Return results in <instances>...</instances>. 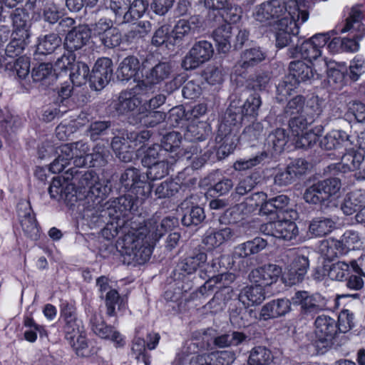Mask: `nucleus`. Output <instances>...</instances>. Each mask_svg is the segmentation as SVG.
Listing matches in <instances>:
<instances>
[{
	"label": "nucleus",
	"mask_w": 365,
	"mask_h": 365,
	"mask_svg": "<svg viewBox=\"0 0 365 365\" xmlns=\"http://www.w3.org/2000/svg\"><path fill=\"white\" fill-rule=\"evenodd\" d=\"M95 211L91 222L101 225L109 217L115 222L107 223L103 230V235L109 231L113 237L119 233L123 235L118 241V245L121 248L123 255H128L132 260L139 264L145 262L150 259V248L148 245H143V237L146 235L148 228L140 227L141 222L133 220H125V215L121 212V207L117 205V198L103 204V207Z\"/></svg>",
	"instance_id": "f257e3e1"
},
{
	"label": "nucleus",
	"mask_w": 365,
	"mask_h": 365,
	"mask_svg": "<svg viewBox=\"0 0 365 365\" xmlns=\"http://www.w3.org/2000/svg\"><path fill=\"white\" fill-rule=\"evenodd\" d=\"M309 17V14L305 10H297V19L295 16L288 13L284 17H282L276 24V46L278 48L285 46H297L299 45L302 39L298 36L299 24L304 23Z\"/></svg>",
	"instance_id": "f03ea898"
},
{
	"label": "nucleus",
	"mask_w": 365,
	"mask_h": 365,
	"mask_svg": "<svg viewBox=\"0 0 365 365\" xmlns=\"http://www.w3.org/2000/svg\"><path fill=\"white\" fill-rule=\"evenodd\" d=\"M282 260L288 263L286 266L284 281L289 285L302 282L309 269V261L307 257L297 255L292 250H287L282 255Z\"/></svg>",
	"instance_id": "7ed1b4c3"
},
{
	"label": "nucleus",
	"mask_w": 365,
	"mask_h": 365,
	"mask_svg": "<svg viewBox=\"0 0 365 365\" xmlns=\"http://www.w3.org/2000/svg\"><path fill=\"white\" fill-rule=\"evenodd\" d=\"M111 192V185L108 180H100L99 178L90 190L87 191L83 203V217L93 220L95 211L103 207V200Z\"/></svg>",
	"instance_id": "20e7f679"
},
{
	"label": "nucleus",
	"mask_w": 365,
	"mask_h": 365,
	"mask_svg": "<svg viewBox=\"0 0 365 365\" xmlns=\"http://www.w3.org/2000/svg\"><path fill=\"white\" fill-rule=\"evenodd\" d=\"M294 219L289 216L277 219L276 221L261 225L259 230L266 235L289 241L296 238L299 233L296 223L292 221Z\"/></svg>",
	"instance_id": "39448f33"
},
{
	"label": "nucleus",
	"mask_w": 365,
	"mask_h": 365,
	"mask_svg": "<svg viewBox=\"0 0 365 365\" xmlns=\"http://www.w3.org/2000/svg\"><path fill=\"white\" fill-rule=\"evenodd\" d=\"M214 52L211 43L200 41L195 43L182 61V67L185 70H193L208 61Z\"/></svg>",
	"instance_id": "423d86ee"
},
{
	"label": "nucleus",
	"mask_w": 365,
	"mask_h": 365,
	"mask_svg": "<svg viewBox=\"0 0 365 365\" xmlns=\"http://www.w3.org/2000/svg\"><path fill=\"white\" fill-rule=\"evenodd\" d=\"M287 11L284 0H269L257 6L254 14L257 21L270 24L281 19Z\"/></svg>",
	"instance_id": "0eeeda50"
},
{
	"label": "nucleus",
	"mask_w": 365,
	"mask_h": 365,
	"mask_svg": "<svg viewBox=\"0 0 365 365\" xmlns=\"http://www.w3.org/2000/svg\"><path fill=\"white\" fill-rule=\"evenodd\" d=\"M314 325L317 346L324 348L330 346L338 334L336 321L329 316L322 314L317 317Z\"/></svg>",
	"instance_id": "6e6552de"
},
{
	"label": "nucleus",
	"mask_w": 365,
	"mask_h": 365,
	"mask_svg": "<svg viewBox=\"0 0 365 365\" xmlns=\"http://www.w3.org/2000/svg\"><path fill=\"white\" fill-rule=\"evenodd\" d=\"M178 219L175 217H166L163 218L160 224L157 225L153 220H149L145 223L141 222L140 227H146V235L143 237V245H148L150 248V255L153 244L156 242L164 234L165 232L173 230L178 225Z\"/></svg>",
	"instance_id": "1a4fd4ad"
},
{
	"label": "nucleus",
	"mask_w": 365,
	"mask_h": 365,
	"mask_svg": "<svg viewBox=\"0 0 365 365\" xmlns=\"http://www.w3.org/2000/svg\"><path fill=\"white\" fill-rule=\"evenodd\" d=\"M113 76V62L108 58L98 59L89 76L91 88L96 91L102 90L110 81Z\"/></svg>",
	"instance_id": "9d476101"
},
{
	"label": "nucleus",
	"mask_w": 365,
	"mask_h": 365,
	"mask_svg": "<svg viewBox=\"0 0 365 365\" xmlns=\"http://www.w3.org/2000/svg\"><path fill=\"white\" fill-rule=\"evenodd\" d=\"M294 304L300 305L301 313L312 315L325 309L324 299L319 294H311L307 291H298L292 298Z\"/></svg>",
	"instance_id": "9b49d317"
},
{
	"label": "nucleus",
	"mask_w": 365,
	"mask_h": 365,
	"mask_svg": "<svg viewBox=\"0 0 365 365\" xmlns=\"http://www.w3.org/2000/svg\"><path fill=\"white\" fill-rule=\"evenodd\" d=\"M91 37L90 28L86 24H80L68 31L64 38L63 46L68 52L73 53L85 46Z\"/></svg>",
	"instance_id": "f8f14e48"
},
{
	"label": "nucleus",
	"mask_w": 365,
	"mask_h": 365,
	"mask_svg": "<svg viewBox=\"0 0 365 365\" xmlns=\"http://www.w3.org/2000/svg\"><path fill=\"white\" fill-rule=\"evenodd\" d=\"M281 273L282 269L280 267L268 264L252 269L250 272L248 278L252 283L263 287L275 283Z\"/></svg>",
	"instance_id": "ddd939ff"
},
{
	"label": "nucleus",
	"mask_w": 365,
	"mask_h": 365,
	"mask_svg": "<svg viewBox=\"0 0 365 365\" xmlns=\"http://www.w3.org/2000/svg\"><path fill=\"white\" fill-rule=\"evenodd\" d=\"M77 142L63 144L56 149L57 158L51 163L50 170L54 173L62 172L66 165H69L74 158L76 151H78Z\"/></svg>",
	"instance_id": "4468645a"
},
{
	"label": "nucleus",
	"mask_w": 365,
	"mask_h": 365,
	"mask_svg": "<svg viewBox=\"0 0 365 365\" xmlns=\"http://www.w3.org/2000/svg\"><path fill=\"white\" fill-rule=\"evenodd\" d=\"M201 26L202 22L198 16H192L187 20H179L171 31L174 43H180L185 38L194 35Z\"/></svg>",
	"instance_id": "2eb2a0df"
},
{
	"label": "nucleus",
	"mask_w": 365,
	"mask_h": 365,
	"mask_svg": "<svg viewBox=\"0 0 365 365\" xmlns=\"http://www.w3.org/2000/svg\"><path fill=\"white\" fill-rule=\"evenodd\" d=\"M291 310V302L288 299H274L265 304L260 311V319L268 320L284 316Z\"/></svg>",
	"instance_id": "dca6fc26"
},
{
	"label": "nucleus",
	"mask_w": 365,
	"mask_h": 365,
	"mask_svg": "<svg viewBox=\"0 0 365 365\" xmlns=\"http://www.w3.org/2000/svg\"><path fill=\"white\" fill-rule=\"evenodd\" d=\"M61 316L64 322L63 330L67 340L73 341L75 337L81 333V322L78 320L75 309L65 305L61 310Z\"/></svg>",
	"instance_id": "f3484780"
},
{
	"label": "nucleus",
	"mask_w": 365,
	"mask_h": 365,
	"mask_svg": "<svg viewBox=\"0 0 365 365\" xmlns=\"http://www.w3.org/2000/svg\"><path fill=\"white\" fill-rule=\"evenodd\" d=\"M352 136L343 130H332L324 135L319 140V145L322 149L331 150L341 146H351L354 142Z\"/></svg>",
	"instance_id": "a211bd4d"
},
{
	"label": "nucleus",
	"mask_w": 365,
	"mask_h": 365,
	"mask_svg": "<svg viewBox=\"0 0 365 365\" xmlns=\"http://www.w3.org/2000/svg\"><path fill=\"white\" fill-rule=\"evenodd\" d=\"M141 104V100L131 91L120 93L118 99L113 103V108L120 115L135 111Z\"/></svg>",
	"instance_id": "6ab92c4d"
},
{
	"label": "nucleus",
	"mask_w": 365,
	"mask_h": 365,
	"mask_svg": "<svg viewBox=\"0 0 365 365\" xmlns=\"http://www.w3.org/2000/svg\"><path fill=\"white\" fill-rule=\"evenodd\" d=\"M321 50L313 44L310 40L300 41L299 45L292 46L287 50V56L292 58H302L309 61L316 60L321 56Z\"/></svg>",
	"instance_id": "aec40b11"
},
{
	"label": "nucleus",
	"mask_w": 365,
	"mask_h": 365,
	"mask_svg": "<svg viewBox=\"0 0 365 365\" xmlns=\"http://www.w3.org/2000/svg\"><path fill=\"white\" fill-rule=\"evenodd\" d=\"M235 237V232L230 227H225L219 230H207L202 239V243L209 250L218 247L224 242L232 240Z\"/></svg>",
	"instance_id": "412c9836"
},
{
	"label": "nucleus",
	"mask_w": 365,
	"mask_h": 365,
	"mask_svg": "<svg viewBox=\"0 0 365 365\" xmlns=\"http://www.w3.org/2000/svg\"><path fill=\"white\" fill-rule=\"evenodd\" d=\"M10 16L14 28L13 34L23 38H30L31 23L29 13L23 8H17L11 12Z\"/></svg>",
	"instance_id": "4be33fe9"
},
{
	"label": "nucleus",
	"mask_w": 365,
	"mask_h": 365,
	"mask_svg": "<svg viewBox=\"0 0 365 365\" xmlns=\"http://www.w3.org/2000/svg\"><path fill=\"white\" fill-rule=\"evenodd\" d=\"M71 175L66 177L67 180H71L73 185L80 188L91 189L92 185L96 182L98 176L93 170H80L76 168H71L66 172Z\"/></svg>",
	"instance_id": "5701e85b"
},
{
	"label": "nucleus",
	"mask_w": 365,
	"mask_h": 365,
	"mask_svg": "<svg viewBox=\"0 0 365 365\" xmlns=\"http://www.w3.org/2000/svg\"><path fill=\"white\" fill-rule=\"evenodd\" d=\"M267 55L259 47H254L246 49L242 52L240 58L237 61L235 67L237 69H248L256 66L265 60Z\"/></svg>",
	"instance_id": "b1692460"
},
{
	"label": "nucleus",
	"mask_w": 365,
	"mask_h": 365,
	"mask_svg": "<svg viewBox=\"0 0 365 365\" xmlns=\"http://www.w3.org/2000/svg\"><path fill=\"white\" fill-rule=\"evenodd\" d=\"M180 208L182 210L181 221L185 226H197L205 219L203 208L198 205L188 207V202L184 201L181 203Z\"/></svg>",
	"instance_id": "393cba45"
},
{
	"label": "nucleus",
	"mask_w": 365,
	"mask_h": 365,
	"mask_svg": "<svg viewBox=\"0 0 365 365\" xmlns=\"http://www.w3.org/2000/svg\"><path fill=\"white\" fill-rule=\"evenodd\" d=\"M31 76L35 82L40 83L44 87L53 85L57 76L53 71L52 64L41 63L33 68Z\"/></svg>",
	"instance_id": "a878e982"
},
{
	"label": "nucleus",
	"mask_w": 365,
	"mask_h": 365,
	"mask_svg": "<svg viewBox=\"0 0 365 365\" xmlns=\"http://www.w3.org/2000/svg\"><path fill=\"white\" fill-rule=\"evenodd\" d=\"M365 202V190H356L348 193L341 204V210L346 215L356 212Z\"/></svg>",
	"instance_id": "bb28decb"
},
{
	"label": "nucleus",
	"mask_w": 365,
	"mask_h": 365,
	"mask_svg": "<svg viewBox=\"0 0 365 365\" xmlns=\"http://www.w3.org/2000/svg\"><path fill=\"white\" fill-rule=\"evenodd\" d=\"M62 40L60 36L57 34L51 33L38 38V43L36 44V49L34 55H43L46 56L55 51V50L60 47Z\"/></svg>",
	"instance_id": "cd10ccee"
},
{
	"label": "nucleus",
	"mask_w": 365,
	"mask_h": 365,
	"mask_svg": "<svg viewBox=\"0 0 365 365\" xmlns=\"http://www.w3.org/2000/svg\"><path fill=\"white\" fill-rule=\"evenodd\" d=\"M289 73L299 83L310 81L318 76L316 71L302 61H293L289 65Z\"/></svg>",
	"instance_id": "c85d7f7f"
},
{
	"label": "nucleus",
	"mask_w": 365,
	"mask_h": 365,
	"mask_svg": "<svg viewBox=\"0 0 365 365\" xmlns=\"http://www.w3.org/2000/svg\"><path fill=\"white\" fill-rule=\"evenodd\" d=\"M264 299L263 287L257 284L245 287L238 295L239 301L247 306L261 304Z\"/></svg>",
	"instance_id": "c756f323"
},
{
	"label": "nucleus",
	"mask_w": 365,
	"mask_h": 365,
	"mask_svg": "<svg viewBox=\"0 0 365 365\" xmlns=\"http://www.w3.org/2000/svg\"><path fill=\"white\" fill-rule=\"evenodd\" d=\"M225 19V22L212 32V37L217 45L218 50L222 53H227L231 47L232 26Z\"/></svg>",
	"instance_id": "7c9ffc66"
},
{
	"label": "nucleus",
	"mask_w": 365,
	"mask_h": 365,
	"mask_svg": "<svg viewBox=\"0 0 365 365\" xmlns=\"http://www.w3.org/2000/svg\"><path fill=\"white\" fill-rule=\"evenodd\" d=\"M139 69V61L133 56L125 58L117 70V78L121 81H128L135 76Z\"/></svg>",
	"instance_id": "2f4dec72"
},
{
	"label": "nucleus",
	"mask_w": 365,
	"mask_h": 365,
	"mask_svg": "<svg viewBox=\"0 0 365 365\" xmlns=\"http://www.w3.org/2000/svg\"><path fill=\"white\" fill-rule=\"evenodd\" d=\"M204 4L209 9L221 11L222 16L226 15V20L236 22L240 19V16L236 13L237 8L232 6L228 0H205Z\"/></svg>",
	"instance_id": "473e14b6"
},
{
	"label": "nucleus",
	"mask_w": 365,
	"mask_h": 365,
	"mask_svg": "<svg viewBox=\"0 0 365 365\" xmlns=\"http://www.w3.org/2000/svg\"><path fill=\"white\" fill-rule=\"evenodd\" d=\"M336 222L331 218L318 217L309 223V232L314 237H323L330 233L335 227Z\"/></svg>",
	"instance_id": "72a5a7b5"
},
{
	"label": "nucleus",
	"mask_w": 365,
	"mask_h": 365,
	"mask_svg": "<svg viewBox=\"0 0 365 365\" xmlns=\"http://www.w3.org/2000/svg\"><path fill=\"white\" fill-rule=\"evenodd\" d=\"M267 245V240L261 237H255L252 240L247 241L236 247L235 255L239 257H246L249 255L259 252L264 250Z\"/></svg>",
	"instance_id": "f704fd0d"
},
{
	"label": "nucleus",
	"mask_w": 365,
	"mask_h": 365,
	"mask_svg": "<svg viewBox=\"0 0 365 365\" xmlns=\"http://www.w3.org/2000/svg\"><path fill=\"white\" fill-rule=\"evenodd\" d=\"M111 147L122 162L128 163L133 160L135 148L126 142L124 137H114L111 142Z\"/></svg>",
	"instance_id": "c9c22d12"
},
{
	"label": "nucleus",
	"mask_w": 365,
	"mask_h": 365,
	"mask_svg": "<svg viewBox=\"0 0 365 365\" xmlns=\"http://www.w3.org/2000/svg\"><path fill=\"white\" fill-rule=\"evenodd\" d=\"M247 339V336L240 331H230L214 336L213 344L215 347L225 349L232 346H237Z\"/></svg>",
	"instance_id": "e433bc0d"
},
{
	"label": "nucleus",
	"mask_w": 365,
	"mask_h": 365,
	"mask_svg": "<svg viewBox=\"0 0 365 365\" xmlns=\"http://www.w3.org/2000/svg\"><path fill=\"white\" fill-rule=\"evenodd\" d=\"M170 72L171 67L169 63L158 62L154 66L148 69L145 74L148 82L156 85L168 78Z\"/></svg>",
	"instance_id": "4c0bfd02"
},
{
	"label": "nucleus",
	"mask_w": 365,
	"mask_h": 365,
	"mask_svg": "<svg viewBox=\"0 0 365 365\" xmlns=\"http://www.w3.org/2000/svg\"><path fill=\"white\" fill-rule=\"evenodd\" d=\"M170 158V160L168 158H163L162 161L148 167L146 173L148 179L153 181L168 175L170 167L175 162V159L173 156Z\"/></svg>",
	"instance_id": "58836bf2"
},
{
	"label": "nucleus",
	"mask_w": 365,
	"mask_h": 365,
	"mask_svg": "<svg viewBox=\"0 0 365 365\" xmlns=\"http://www.w3.org/2000/svg\"><path fill=\"white\" fill-rule=\"evenodd\" d=\"M321 255L327 260L331 261L336 257L345 255L338 240L329 239L322 242L319 246Z\"/></svg>",
	"instance_id": "ea45409f"
},
{
	"label": "nucleus",
	"mask_w": 365,
	"mask_h": 365,
	"mask_svg": "<svg viewBox=\"0 0 365 365\" xmlns=\"http://www.w3.org/2000/svg\"><path fill=\"white\" fill-rule=\"evenodd\" d=\"M272 359V351L265 346H259L250 351L248 365H268Z\"/></svg>",
	"instance_id": "a19ab883"
},
{
	"label": "nucleus",
	"mask_w": 365,
	"mask_h": 365,
	"mask_svg": "<svg viewBox=\"0 0 365 365\" xmlns=\"http://www.w3.org/2000/svg\"><path fill=\"white\" fill-rule=\"evenodd\" d=\"M299 84L297 80L288 73L277 86V101L280 103L286 100L287 96H289L292 92L298 87Z\"/></svg>",
	"instance_id": "79ce46f5"
},
{
	"label": "nucleus",
	"mask_w": 365,
	"mask_h": 365,
	"mask_svg": "<svg viewBox=\"0 0 365 365\" xmlns=\"http://www.w3.org/2000/svg\"><path fill=\"white\" fill-rule=\"evenodd\" d=\"M207 260V255L198 252L192 255L188 256L181 261L178 266L180 269L187 274H192L195 272Z\"/></svg>",
	"instance_id": "37998d69"
},
{
	"label": "nucleus",
	"mask_w": 365,
	"mask_h": 365,
	"mask_svg": "<svg viewBox=\"0 0 365 365\" xmlns=\"http://www.w3.org/2000/svg\"><path fill=\"white\" fill-rule=\"evenodd\" d=\"M303 198L306 202L312 205H326L329 201L318 182L305 190Z\"/></svg>",
	"instance_id": "c03bdc74"
},
{
	"label": "nucleus",
	"mask_w": 365,
	"mask_h": 365,
	"mask_svg": "<svg viewBox=\"0 0 365 365\" xmlns=\"http://www.w3.org/2000/svg\"><path fill=\"white\" fill-rule=\"evenodd\" d=\"M70 71L71 81L76 86L85 84L90 76L88 66L81 61L75 62L70 68Z\"/></svg>",
	"instance_id": "a18cd8bd"
},
{
	"label": "nucleus",
	"mask_w": 365,
	"mask_h": 365,
	"mask_svg": "<svg viewBox=\"0 0 365 365\" xmlns=\"http://www.w3.org/2000/svg\"><path fill=\"white\" fill-rule=\"evenodd\" d=\"M247 116L240 105L239 101H232L225 114V124L236 125L241 123L243 118Z\"/></svg>",
	"instance_id": "49530a36"
},
{
	"label": "nucleus",
	"mask_w": 365,
	"mask_h": 365,
	"mask_svg": "<svg viewBox=\"0 0 365 365\" xmlns=\"http://www.w3.org/2000/svg\"><path fill=\"white\" fill-rule=\"evenodd\" d=\"M112 126L110 120H96L92 122L86 130V135L91 140L96 141L101 137L107 135Z\"/></svg>",
	"instance_id": "de8ad7c7"
},
{
	"label": "nucleus",
	"mask_w": 365,
	"mask_h": 365,
	"mask_svg": "<svg viewBox=\"0 0 365 365\" xmlns=\"http://www.w3.org/2000/svg\"><path fill=\"white\" fill-rule=\"evenodd\" d=\"M324 64L327 68V81L330 86L340 88L344 84L345 73L336 68V63L324 60Z\"/></svg>",
	"instance_id": "09e8293b"
},
{
	"label": "nucleus",
	"mask_w": 365,
	"mask_h": 365,
	"mask_svg": "<svg viewBox=\"0 0 365 365\" xmlns=\"http://www.w3.org/2000/svg\"><path fill=\"white\" fill-rule=\"evenodd\" d=\"M288 135L283 128H277L269 134L267 142L276 153L283 150L284 146L287 144Z\"/></svg>",
	"instance_id": "8fccbe9b"
},
{
	"label": "nucleus",
	"mask_w": 365,
	"mask_h": 365,
	"mask_svg": "<svg viewBox=\"0 0 365 365\" xmlns=\"http://www.w3.org/2000/svg\"><path fill=\"white\" fill-rule=\"evenodd\" d=\"M274 207L277 210V218L281 219L289 216L290 218H296L297 212L293 210H289L287 205L289 203V199L287 195H280L271 198Z\"/></svg>",
	"instance_id": "3c124183"
},
{
	"label": "nucleus",
	"mask_w": 365,
	"mask_h": 365,
	"mask_svg": "<svg viewBox=\"0 0 365 365\" xmlns=\"http://www.w3.org/2000/svg\"><path fill=\"white\" fill-rule=\"evenodd\" d=\"M12 35L14 36L13 39L6 46L4 51L8 57L15 58L23 53L25 46L29 42V38H23L19 36L16 34H12Z\"/></svg>",
	"instance_id": "603ef678"
},
{
	"label": "nucleus",
	"mask_w": 365,
	"mask_h": 365,
	"mask_svg": "<svg viewBox=\"0 0 365 365\" xmlns=\"http://www.w3.org/2000/svg\"><path fill=\"white\" fill-rule=\"evenodd\" d=\"M187 134L194 140L203 141L210 135L211 128L207 122L200 121L187 127Z\"/></svg>",
	"instance_id": "864d4df0"
},
{
	"label": "nucleus",
	"mask_w": 365,
	"mask_h": 365,
	"mask_svg": "<svg viewBox=\"0 0 365 365\" xmlns=\"http://www.w3.org/2000/svg\"><path fill=\"white\" fill-rule=\"evenodd\" d=\"M148 3L145 0H134L130 5L124 14L125 23H129L138 19L145 12Z\"/></svg>",
	"instance_id": "5fc2aeb1"
},
{
	"label": "nucleus",
	"mask_w": 365,
	"mask_h": 365,
	"mask_svg": "<svg viewBox=\"0 0 365 365\" xmlns=\"http://www.w3.org/2000/svg\"><path fill=\"white\" fill-rule=\"evenodd\" d=\"M140 182V173L135 168H128L121 174L120 182L125 190L133 189Z\"/></svg>",
	"instance_id": "6e6d98bb"
},
{
	"label": "nucleus",
	"mask_w": 365,
	"mask_h": 365,
	"mask_svg": "<svg viewBox=\"0 0 365 365\" xmlns=\"http://www.w3.org/2000/svg\"><path fill=\"white\" fill-rule=\"evenodd\" d=\"M305 98L302 95H297L290 99L284 108V114L286 117L295 116L304 114Z\"/></svg>",
	"instance_id": "4d7b16f0"
},
{
	"label": "nucleus",
	"mask_w": 365,
	"mask_h": 365,
	"mask_svg": "<svg viewBox=\"0 0 365 365\" xmlns=\"http://www.w3.org/2000/svg\"><path fill=\"white\" fill-rule=\"evenodd\" d=\"M164 151L158 144H154L148 147L144 152L141 159V163L144 167H149L153 164L162 161L161 159Z\"/></svg>",
	"instance_id": "13d9d810"
},
{
	"label": "nucleus",
	"mask_w": 365,
	"mask_h": 365,
	"mask_svg": "<svg viewBox=\"0 0 365 365\" xmlns=\"http://www.w3.org/2000/svg\"><path fill=\"white\" fill-rule=\"evenodd\" d=\"M263 130L264 127L260 122H253L245 127L241 135V138L254 145L255 143L258 141L262 136Z\"/></svg>",
	"instance_id": "bf43d9fd"
},
{
	"label": "nucleus",
	"mask_w": 365,
	"mask_h": 365,
	"mask_svg": "<svg viewBox=\"0 0 365 365\" xmlns=\"http://www.w3.org/2000/svg\"><path fill=\"white\" fill-rule=\"evenodd\" d=\"M364 158L362 153L351 150L341 157V164L349 170H358L360 168Z\"/></svg>",
	"instance_id": "052dcab7"
},
{
	"label": "nucleus",
	"mask_w": 365,
	"mask_h": 365,
	"mask_svg": "<svg viewBox=\"0 0 365 365\" xmlns=\"http://www.w3.org/2000/svg\"><path fill=\"white\" fill-rule=\"evenodd\" d=\"M313 123L304 114L289 117V128L293 135H299Z\"/></svg>",
	"instance_id": "680f3d73"
},
{
	"label": "nucleus",
	"mask_w": 365,
	"mask_h": 365,
	"mask_svg": "<svg viewBox=\"0 0 365 365\" xmlns=\"http://www.w3.org/2000/svg\"><path fill=\"white\" fill-rule=\"evenodd\" d=\"M322 103L323 101L318 96H314L309 99L306 105L304 104V114L312 123L322 113Z\"/></svg>",
	"instance_id": "e2e57ef3"
},
{
	"label": "nucleus",
	"mask_w": 365,
	"mask_h": 365,
	"mask_svg": "<svg viewBox=\"0 0 365 365\" xmlns=\"http://www.w3.org/2000/svg\"><path fill=\"white\" fill-rule=\"evenodd\" d=\"M180 185L173 180H167L160 183L155 190V195L158 198L170 197L179 190Z\"/></svg>",
	"instance_id": "0e129e2a"
},
{
	"label": "nucleus",
	"mask_w": 365,
	"mask_h": 365,
	"mask_svg": "<svg viewBox=\"0 0 365 365\" xmlns=\"http://www.w3.org/2000/svg\"><path fill=\"white\" fill-rule=\"evenodd\" d=\"M345 254L349 250L358 248L360 245V237L357 232L354 230H347L341 236V240H338Z\"/></svg>",
	"instance_id": "69168bd1"
},
{
	"label": "nucleus",
	"mask_w": 365,
	"mask_h": 365,
	"mask_svg": "<svg viewBox=\"0 0 365 365\" xmlns=\"http://www.w3.org/2000/svg\"><path fill=\"white\" fill-rule=\"evenodd\" d=\"M267 198V194L263 192H257L247 197L245 201L239 205L242 210L246 209L247 212H252L257 207L262 206L264 200Z\"/></svg>",
	"instance_id": "338daca9"
},
{
	"label": "nucleus",
	"mask_w": 365,
	"mask_h": 365,
	"mask_svg": "<svg viewBox=\"0 0 365 365\" xmlns=\"http://www.w3.org/2000/svg\"><path fill=\"white\" fill-rule=\"evenodd\" d=\"M347 118L353 117L359 123L365 122V104L359 101H351L346 104Z\"/></svg>",
	"instance_id": "774afa93"
}]
</instances>
